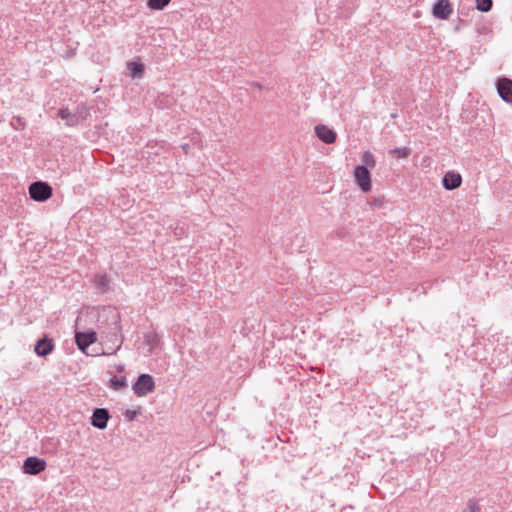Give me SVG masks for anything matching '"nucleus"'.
Segmentation results:
<instances>
[{
    "mask_svg": "<svg viewBox=\"0 0 512 512\" xmlns=\"http://www.w3.org/2000/svg\"><path fill=\"white\" fill-rule=\"evenodd\" d=\"M155 389V382L151 375L140 374L136 382L132 385V390L138 397H143L153 392Z\"/></svg>",
    "mask_w": 512,
    "mask_h": 512,
    "instance_id": "nucleus-1",
    "label": "nucleus"
},
{
    "mask_svg": "<svg viewBox=\"0 0 512 512\" xmlns=\"http://www.w3.org/2000/svg\"><path fill=\"white\" fill-rule=\"evenodd\" d=\"M30 198L37 202H44L52 196V187L43 181H36L29 186Z\"/></svg>",
    "mask_w": 512,
    "mask_h": 512,
    "instance_id": "nucleus-2",
    "label": "nucleus"
},
{
    "mask_svg": "<svg viewBox=\"0 0 512 512\" xmlns=\"http://www.w3.org/2000/svg\"><path fill=\"white\" fill-rule=\"evenodd\" d=\"M355 184L361 189L362 192L367 193L371 191V173L366 166H356L353 172Z\"/></svg>",
    "mask_w": 512,
    "mask_h": 512,
    "instance_id": "nucleus-3",
    "label": "nucleus"
},
{
    "mask_svg": "<svg viewBox=\"0 0 512 512\" xmlns=\"http://www.w3.org/2000/svg\"><path fill=\"white\" fill-rule=\"evenodd\" d=\"M46 468V461L36 456L26 458L23 463V471L29 475H37Z\"/></svg>",
    "mask_w": 512,
    "mask_h": 512,
    "instance_id": "nucleus-4",
    "label": "nucleus"
},
{
    "mask_svg": "<svg viewBox=\"0 0 512 512\" xmlns=\"http://www.w3.org/2000/svg\"><path fill=\"white\" fill-rule=\"evenodd\" d=\"M54 348L55 344L53 339L44 335L35 343L34 352L39 357H46L53 352Z\"/></svg>",
    "mask_w": 512,
    "mask_h": 512,
    "instance_id": "nucleus-5",
    "label": "nucleus"
},
{
    "mask_svg": "<svg viewBox=\"0 0 512 512\" xmlns=\"http://www.w3.org/2000/svg\"><path fill=\"white\" fill-rule=\"evenodd\" d=\"M97 340L96 332H76L75 342L79 350L86 353L87 348Z\"/></svg>",
    "mask_w": 512,
    "mask_h": 512,
    "instance_id": "nucleus-6",
    "label": "nucleus"
},
{
    "mask_svg": "<svg viewBox=\"0 0 512 512\" xmlns=\"http://www.w3.org/2000/svg\"><path fill=\"white\" fill-rule=\"evenodd\" d=\"M432 12L436 18L446 20L453 13V8L448 0H438Z\"/></svg>",
    "mask_w": 512,
    "mask_h": 512,
    "instance_id": "nucleus-7",
    "label": "nucleus"
},
{
    "mask_svg": "<svg viewBox=\"0 0 512 512\" xmlns=\"http://www.w3.org/2000/svg\"><path fill=\"white\" fill-rule=\"evenodd\" d=\"M110 418L109 412L105 408H96L93 411L91 417V425L98 429H105L107 427V422Z\"/></svg>",
    "mask_w": 512,
    "mask_h": 512,
    "instance_id": "nucleus-8",
    "label": "nucleus"
},
{
    "mask_svg": "<svg viewBox=\"0 0 512 512\" xmlns=\"http://www.w3.org/2000/svg\"><path fill=\"white\" fill-rule=\"evenodd\" d=\"M499 96L507 103H512V81L508 78H501L497 82Z\"/></svg>",
    "mask_w": 512,
    "mask_h": 512,
    "instance_id": "nucleus-9",
    "label": "nucleus"
},
{
    "mask_svg": "<svg viewBox=\"0 0 512 512\" xmlns=\"http://www.w3.org/2000/svg\"><path fill=\"white\" fill-rule=\"evenodd\" d=\"M315 133L317 137L326 144L334 143L337 137V134L334 130L323 124H319L315 127Z\"/></svg>",
    "mask_w": 512,
    "mask_h": 512,
    "instance_id": "nucleus-10",
    "label": "nucleus"
},
{
    "mask_svg": "<svg viewBox=\"0 0 512 512\" xmlns=\"http://www.w3.org/2000/svg\"><path fill=\"white\" fill-rule=\"evenodd\" d=\"M461 183V175L454 171L447 172L442 179V184L446 190H454L460 187Z\"/></svg>",
    "mask_w": 512,
    "mask_h": 512,
    "instance_id": "nucleus-11",
    "label": "nucleus"
},
{
    "mask_svg": "<svg viewBox=\"0 0 512 512\" xmlns=\"http://www.w3.org/2000/svg\"><path fill=\"white\" fill-rule=\"evenodd\" d=\"M144 345L148 346L149 353H152L160 344L159 335L153 331L144 334Z\"/></svg>",
    "mask_w": 512,
    "mask_h": 512,
    "instance_id": "nucleus-12",
    "label": "nucleus"
},
{
    "mask_svg": "<svg viewBox=\"0 0 512 512\" xmlns=\"http://www.w3.org/2000/svg\"><path fill=\"white\" fill-rule=\"evenodd\" d=\"M58 115L61 119L66 121V125L68 126H76L77 124H79V121L74 112H71L67 108L60 109Z\"/></svg>",
    "mask_w": 512,
    "mask_h": 512,
    "instance_id": "nucleus-13",
    "label": "nucleus"
},
{
    "mask_svg": "<svg viewBox=\"0 0 512 512\" xmlns=\"http://www.w3.org/2000/svg\"><path fill=\"white\" fill-rule=\"evenodd\" d=\"M109 284L110 280L105 274L96 275L94 278V285L101 293L109 290Z\"/></svg>",
    "mask_w": 512,
    "mask_h": 512,
    "instance_id": "nucleus-14",
    "label": "nucleus"
},
{
    "mask_svg": "<svg viewBox=\"0 0 512 512\" xmlns=\"http://www.w3.org/2000/svg\"><path fill=\"white\" fill-rule=\"evenodd\" d=\"M127 68L132 78H140L144 73V65L141 62H128Z\"/></svg>",
    "mask_w": 512,
    "mask_h": 512,
    "instance_id": "nucleus-15",
    "label": "nucleus"
},
{
    "mask_svg": "<svg viewBox=\"0 0 512 512\" xmlns=\"http://www.w3.org/2000/svg\"><path fill=\"white\" fill-rule=\"evenodd\" d=\"M361 161L362 164L360 166H366V169H373L376 166L375 157L369 150L364 151Z\"/></svg>",
    "mask_w": 512,
    "mask_h": 512,
    "instance_id": "nucleus-16",
    "label": "nucleus"
},
{
    "mask_svg": "<svg viewBox=\"0 0 512 512\" xmlns=\"http://www.w3.org/2000/svg\"><path fill=\"white\" fill-rule=\"evenodd\" d=\"M74 114L76 115V117L80 123V122L84 121L90 115V111L86 104L81 103V104L77 105V107L74 111Z\"/></svg>",
    "mask_w": 512,
    "mask_h": 512,
    "instance_id": "nucleus-17",
    "label": "nucleus"
},
{
    "mask_svg": "<svg viewBox=\"0 0 512 512\" xmlns=\"http://www.w3.org/2000/svg\"><path fill=\"white\" fill-rule=\"evenodd\" d=\"M110 385L114 390H121L127 387L126 377L114 376L110 379Z\"/></svg>",
    "mask_w": 512,
    "mask_h": 512,
    "instance_id": "nucleus-18",
    "label": "nucleus"
},
{
    "mask_svg": "<svg viewBox=\"0 0 512 512\" xmlns=\"http://www.w3.org/2000/svg\"><path fill=\"white\" fill-rule=\"evenodd\" d=\"M171 0H148L147 5L152 10H163Z\"/></svg>",
    "mask_w": 512,
    "mask_h": 512,
    "instance_id": "nucleus-19",
    "label": "nucleus"
},
{
    "mask_svg": "<svg viewBox=\"0 0 512 512\" xmlns=\"http://www.w3.org/2000/svg\"><path fill=\"white\" fill-rule=\"evenodd\" d=\"M492 0H476V8L481 12H489L492 9Z\"/></svg>",
    "mask_w": 512,
    "mask_h": 512,
    "instance_id": "nucleus-20",
    "label": "nucleus"
},
{
    "mask_svg": "<svg viewBox=\"0 0 512 512\" xmlns=\"http://www.w3.org/2000/svg\"><path fill=\"white\" fill-rule=\"evenodd\" d=\"M391 153L397 158H406L410 154V149L407 147L394 148Z\"/></svg>",
    "mask_w": 512,
    "mask_h": 512,
    "instance_id": "nucleus-21",
    "label": "nucleus"
},
{
    "mask_svg": "<svg viewBox=\"0 0 512 512\" xmlns=\"http://www.w3.org/2000/svg\"><path fill=\"white\" fill-rule=\"evenodd\" d=\"M11 125L16 130H22L25 128L26 123L23 118L15 116L11 119Z\"/></svg>",
    "mask_w": 512,
    "mask_h": 512,
    "instance_id": "nucleus-22",
    "label": "nucleus"
},
{
    "mask_svg": "<svg viewBox=\"0 0 512 512\" xmlns=\"http://www.w3.org/2000/svg\"><path fill=\"white\" fill-rule=\"evenodd\" d=\"M468 510L469 512H480V506L476 500H469L468 502Z\"/></svg>",
    "mask_w": 512,
    "mask_h": 512,
    "instance_id": "nucleus-23",
    "label": "nucleus"
},
{
    "mask_svg": "<svg viewBox=\"0 0 512 512\" xmlns=\"http://www.w3.org/2000/svg\"><path fill=\"white\" fill-rule=\"evenodd\" d=\"M136 411H132V410H127L126 413H125V416L129 419V420H133L135 417H136Z\"/></svg>",
    "mask_w": 512,
    "mask_h": 512,
    "instance_id": "nucleus-24",
    "label": "nucleus"
},
{
    "mask_svg": "<svg viewBox=\"0 0 512 512\" xmlns=\"http://www.w3.org/2000/svg\"><path fill=\"white\" fill-rule=\"evenodd\" d=\"M123 370H124V365H120V366L118 367V371H123Z\"/></svg>",
    "mask_w": 512,
    "mask_h": 512,
    "instance_id": "nucleus-25",
    "label": "nucleus"
}]
</instances>
